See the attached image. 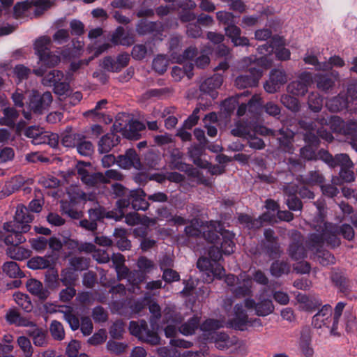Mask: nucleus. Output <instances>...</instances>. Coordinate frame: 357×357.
<instances>
[{
	"label": "nucleus",
	"instance_id": "7",
	"mask_svg": "<svg viewBox=\"0 0 357 357\" xmlns=\"http://www.w3.org/2000/svg\"><path fill=\"white\" fill-rule=\"evenodd\" d=\"M223 83V77L220 74H214L210 77L204 79L199 85V91L208 95L212 99L217 98L219 89Z\"/></svg>",
	"mask_w": 357,
	"mask_h": 357
},
{
	"label": "nucleus",
	"instance_id": "42",
	"mask_svg": "<svg viewBox=\"0 0 357 357\" xmlns=\"http://www.w3.org/2000/svg\"><path fill=\"white\" fill-rule=\"evenodd\" d=\"M263 248L266 254L271 259H275L280 257L282 250L278 241L273 243H264Z\"/></svg>",
	"mask_w": 357,
	"mask_h": 357
},
{
	"label": "nucleus",
	"instance_id": "32",
	"mask_svg": "<svg viewBox=\"0 0 357 357\" xmlns=\"http://www.w3.org/2000/svg\"><path fill=\"white\" fill-rule=\"evenodd\" d=\"M51 256L45 255V257L36 256L31 257L27 261V267L32 270L49 268L50 266V261L48 259Z\"/></svg>",
	"mask_w": 357,
	"mask_h": 357
},
{
	"label": "nucleus",
	"instance_id": "1",
	"mask_svg": "<svg viewBox=\"0 0 357 357\" xmlns=\"http://www.w3.org/2000/svg\"><path fill=\"white\" fill-rule=\"evenodd\" d=\"M243 63L246 66L247 72L249 73L248 75L259 84L264 71L271 68L273 66V59L269 58L268 55L257 57V55L252 54L245 57Z\"/></svg>",
	"mask_w": 357,
	"mask_h": 357
},
{
	"label": "nucleus",
	"instance_id": "28",
	"mask_svg": "<svg viewBox=\"0 0 357 357\" xmlns=\"http://www.w3.org/2000/svg\"><path fill=\"white\" fill-rule=\"evenodd\" d=\"M322 124L328 126L333 132L344 135H347V132L344 130V121L338 116H331L328 119H323Z\"/></svg>",
	"mask_w": 357,
	"mask_h": 357
},
{
	"label": "nucleus",
	"instance_id": "25",
	"mask_svg": "<svg viewBox=\"0 0 357 357\" xmlns=\"http://www.w3.org/2000/svg\"><path fill=\"white\" fill-rule=\"evenodd\" d=\"M6 255L8 257L16 261H22L31 257L32 252L17 244L8 247L6 250Z\"/></svg>",
	"mask_w": 357,
	"mask_h": 357
},
{
	"label": "nucleus",
	"instance_id": "54",
	"mask_svg": "<svg viewBox=\"0 0 357 357\" xmlns=\"http://www.w3.org/2000/svg\"><path fill=\"white\" fill-rule=\"evenodd\" d=\"M228 325L230 328L239 331H245L247 330L248 325V316L243 317H234L228 321Z\"/></svg>",
	"mask_w": 357,
	"mask_h": 357
},
{
	"label": "nucleus",
	"instance_id": "27",
	"mask_svg": "<svg viewBox=\"0 0 357 357\" xmlns=\"http://www.w3.org/2000/svg\"><path fill=\"white\" fill-rule=\"evenodd\" d=\"M46 288L52 290L57 289L60 286L61 278H59L58 270L53 266L48 268L45 273L44 280Z\"/></svg>",
	"mask_w": 357,
	"mask_h": 357
},
{
	"label": "nucleus",
	"instance_id": "6",
	"mask_svg": "<svg viewBox=\"0 0 357 357\" xmlns=\"http://www.w3.org/2000/svg\"><path fill=\"white\" fill-rule=\"evenodd\" d=\"M130 54L126 52L119 54L114 60L111 56H105L102 67L108 72L119 73L129 64Z\"/></svg>",
	"mask_w": 357,
	"mask_h": 357
},
{
	"label": "nucleus",
	"instance_id": "13",
	"mask_svg": "<svg viewBox=\"0 0 357 357\" xmlns=\"http://www.w3.org/2000/svg\"><path fill=\"white\" fill-rule=\"evenodd\" d=\"M272 43L275 45L273 53L279 61H288L290 59L291 52L285 47L286 40L284 36L275 34L272 37Z\"/></svg>",
	"mask_w": 357,
	"mask_h": 357
},
{
	"label": "nucleus",
	"instance_id": "3",
	"mask_svg": "<svg viewBox=\"0 0 357 357\" xmlns=\"http://www.w3.org/2000/svg\"><path fill=\"white\" fill-rule=\"evenodd\" d=\"M287 81V75L284 70L273 68L270 71L268 79L264 84V89L266 92L273 94L279 91Z\"/></svg>",
	"mask_w": 357,
	"mask_h": 357
},
{
	"label": "nucleus",
	"instance_id": "60",
	"mask_svg": "<svg viewBox=\"0 0 357 357\" xmlns=\"http://www.w3.org/2000/svg\"><path fill=\"white\" fill-rule=\"evenodd\" d=\"M31 8V1L26 0L17 2L13 6V17L15 19H20L23 14Z\"/></svg>",
	"mask_w": 357,
	"mask_h": 357
},
{
	"label": "nucleus",
	"instance_id": "43",
	"mask_svg": "<svg viewBox=\"0 0 357 357\" xmlns=\"http://www.w3.org/2000/svg\"><path fill=\"white\" fill-rule=\"evenodd\" d=\"M256 314L259 317L267 316L274 311V305L270 299H264L257 303L256 306Z\"/></svg>",
	"mask_w": 357,
	"mask_h": 357
},
{
	"label": "nucleus",
	"instance_id": "59",
	"mask_svg": "<svg viewBox=\"0 0 357 357\" xmlns=\"http://www.w3.org/2000/svg\"><path fill=\"white\" fill-rule=\"evenodd\" d=\"M272 216L270 215L269 213H261L258 218H252L251 223L248 225V229H259L261 227H263V224L266 223H271Z\"/></svg>",
	"mask_w": 357,
	"mask_h": 357
},
{
	"label": "nucleus",
	"instance_id": "53",
	"mask_svg": "<svg viewBox=\"0 0 357 357\" xmlns=\"http://www.w3.org/2000/svg\"><path fill=\"white\" fill-rule=\"evenodd\" d=\"M183 156V153L178 149H174L172 150L170 155L171 163L173 165L172 169L184 171V167L186 165V163L181 161Z\"/></svg>",
	"mask_w": 357,
	"mask_h": 357
},
{
	"label": "nucleus",
	"instance_id": "38",
	"mask_svg": "<svg viewBox=\"0 0 357 357\" xmlns=\"http://www.w3.org/2000/svg\"><path fill=\"white\" fill-rule=\"evenodd\" d=\"M40 63L47 68H54L60 61V56L53 54L51 50L38 56Z\"/></svg>",
	"mask_w": 357,
	"mask_h": 357
},
{
	"label": "nucleus",
	"instance_id": "50",
	"mask_svg": "<svg viewBox=\"0 0 357 357\" xmlns=\"http://www.w3.org/2000/svg\"><path fill=\"white\" fill-rule=\"evenodd\" d=\"M50 43V39L47 36H41L36 40L33 44L35 53L38 56L48 52L50 49L47 45Z\"/></svg>",
	"mask_w": 357,
	"mask_h": 357
},
{
	"label": "nucleus",
	"instance_id": "31",
	"mask_svg": "<svg viewBox=\"0 0 357 357\" xmlns=\"http://www.w3.org/2000/svg\"><path fill=\"white\" fill-rule=\"evenodd\" d=\"M236 234L234 231L230 232L227 235L222 237V242L220 243V248L223 255L229 256L235 252L236 243L234 242Z\"/></svg>",
	"mask_w": 357,
	"mask_h": 357
},
{
	"label": "nucleus",
	"instance_id": "56",
	"mask_svg": "<svg viewBox=\"0 0 357 357\" xmlns=\"http://www.w3.org/2000/svg\"><path fill=\"white\" fill-rule=\"evenodd\" d=\"M50 331L52 337L56 340H62L65 337V331L61 322L53 320L51 322Z\"/></svg>",
	"mask_w": 357,
	"mask_h": 357
},
{
	"label": "nucleus",
	"instance_id": "44",
	"mask_svg": "<svg viewBox=\"0 0 357 357\" xmlns=\"http://www.w3.org/2000/svg\"><path fill=\"white\" fill-rule=\"evenodd\" d=\"M287 91L296 96H303L308 91V87L305 84L296 80L288 84Z\"/></svg>",
	"mask_w": 357,
	"mask_h": 357
},
{
	"label": "nucleus",
	"instance_id": "63",
	"mask_svg": "<svg viewBox=\"0 0 357 357\" xmlns=\"http://www.w3.org/2000/svg\"><path fill=\"white\" fill-rule=\"evenodd\" d=\"M76 146L77 152L83 156H90L94 151L93 145L90 141H78Z\"/></svg>",
	"mask_w": 357,
	"mask_h": 357
},
{
	"label": "nucleus",
	"instance_id": "62",
	"mask_svg": "<svg viewBox=\"0 0 357 357\" xmlns=\"http://www.w3.org/2000/svg\"><path fill=\"white\" fill-rule=\"evenodd\" d=\"M114 147L112 138L109 134L103 135L98 142V151L100 153H107Z\"/></svg>",
	"mask_w": 357,
	"mask_h": 357
},
{
	"label": "nucleus",
	"instance_id": "9",
	"mask_svg": "<svg viewBox=\"0 0 357 357\" xmlns=\"http://www.w3.org/2000/svg\"><path fill=\"white\" fill-rule=\"evenodd\" d=\"M76 170L77 174L80 176L81 181L91 187L96 186L98 183H108V181L104 176L102 172L90 174L89 170L77 165Z\"/></svg>",
	"mask_w": 357,
	"mask_h": 357
},
{
	"label": "nucleus",
	"instance_id": "19",
	"mask_svg": "<svg viewBox=\"0 0 357 357\" xmlns=\"http://www.w3.org/2000/svg\"><path fill=\"white\" fill-rule=\"evenodd\" d=\"M160 318L149 317V323L151 329L148 331V336H145V342L151 345L155 346L160 344V337L158 335V331L160 326L158 324V320Z\"/></svg>",
	"mask_w": 357,
	"mask_h": 357
},
{
	"label": "nucleus",
	"instance_id": "29",
	"mask_svg": "<svg viewBox=\"0 0 357 357\" xmlns=\"http://www.w3.org/2000/svg\"><path fill=\"white\" fill-rule=\"evenodd\" d=\"M2 271L10 278H22L25 277L24 273L20 269L18 264L13 261L3 263Z\"/></svg>",
	"mask_w": 357,
	"mask_h": 357
},
{
	"label": "nucleus",
	"instance_id": "20",
	"mask_svg": "<svg viewBox=\"0 0 357 357\" xmlns=\"http://www.w3.org/2000/svg\"><path fill=\"white\" fill-rule=\"evenodd\" d=\"M34 219V215L28 212L27 207L24 204H20L17 206L16 211L14 215L15 227L20 229V224L31 223Z\"/></svg>",
	"mask_w": 357,
	"mask_h": 357
},
{
	"label": "nucleus",
	"instance_id": "12",
	"mask_svg": "<svg viewBox=\"0 0 357 357\" xmlns=\"http://www.w3.org/2000/svg\"><path fill=\"white\" fill-rule=\"evenodd\" d=\"M346 159L349 160V155L347 153L336 154L333 156L328 150L324 149L318 150L317 153V161L321 160L333 168L338 167L339 162H342V160L345 162Z\"/></svg>",
	"mask_w": 357,
	"mask_h": 357
},
{
	"label": "nucleus",
	"instance_id": "37",
	"mask_svg": "<svg viewBox=\"0 0 357 357\" xmlns=\"http://www.w3.org/2000/svg\"><path fill=\"white\" fill-rule=\"evenodd\" d=\"M90 262L89 258L84 257H73L69 259V265L75 272L88 270L90 267Z\"/></svg>",
	"mask_w": 357,
	"mask_h": 357
},
{
	"label": "nucleus",
	"instance_id": "61",
	"mask_svg": "<svg viewBox=\"0 0 357 357\" xmlns=\"http://www.w3.org/2000/svg\"><path fill=\"white\" fill-rule=\"evenodd\" d=\"M168 61L165 57L162 55H158L153 59L152 62V68L153 70L160 75L164 74L167 69Z\"/></svg>",
	"mask_w": 357,
	"mask_h": 357
},
{
	"label": "nucleus",
	"instance_id": "41",
	"mask_svg": "<svg viewBox=\"0 0 357 357\" xmlns=\"http://www.w3.org/2000/svg\"><path fill=\"white\" fill-rule=\"evenodd\" d=\"M61 282L63 286H75L78 278V275L70 266L61 269Z\"/></svg>",
	"mask_w": 357,
	"mask_h": 357
},
{
	"label": "nucleus",
	"instance_id": "48",
	"mask_svg": "<svg viewBox=\"0 0 357 357\" xmlns=\"http://www.w3.org/2000/svg\"><path fill=\"white\" fill-rule=\"evenodd\" d=\"M13 298L15 301L26 312H29L31 311L32 305L28 294L17 291L13 294Z\"/></svg>",
	"mask_w": 357,
	"mask_h": 357
},
{
	"label": "nucleus",
	"instance_id": "40",
	"mask_svg": "<svg viewBox=\"0 0 357 357\" xmlns=\"http://www.w3.org/2000/svg\"><path fill=\"white\" fill-rule=\"evenodd\" d=\"M53 86L54 93L60 97L63 96V98H59L61 101H63L64 99H66L67 96H70L73 92V89H71L68 82L57 81L54 82Z\"/></svg>",
	"mask_w": 357,
	"mask_h": 357
},
{
	"label": "nucleus",
	"instance_id": "46",
	"mask_svg": "<svg viewBox=\"0 0 357 357\" xmlns=\"http://www.w3.org/2000/svg\"><path fill=\"white\" fill-rule=\"evenodd\" d=\"M325 178L324 176L317 171H310L305 178H303L301 183L304 185L313 186L319 185L320 186L324 183Z\"/></svg>",
	"mask_w": 357,
	"mask_h": 357
},
{
	"label": "nucleus",
	"instance_id": "2",
	"mask_svg": "<svg viewBox=\"0 0 357 357\" xmlns=\"http://www.w3.org/2000/svg\"><path fill=\"white\" fill-rule=\"evenodd\" d=\"M29 107L34 114H40L43 111L48 107L53 100V97L50 91H45L43 94L38 90H33L29 97Z\"/></svg>",
	"mask_w": 357,
	"mask_h": 357
},
{
	"label": "nucleus",
	"instance_id": "52",
	"mask_svg": "<svg viewBox=\"0 0 357 357\" xmlns=\"http://www.w3.org/2000/svg\"><path fill=\"white\" fill-rule=\"evenodd\" d=\"M52 5L50 0H31V7H36L33 13L35 17L42 15L45 11L51 8Z\"/></svg>",
	"mask_w": 357,
	"mask_h": 357
},
{
	"label": "nucleus",
	"instance_id": "14",
	"mask_svg": "<svg viewBox=\"0 0 357 357\" xmlns=\"http://www.w3.org/2000/svg\"><path fill=\"white\" fill-rule=\"evenodd\" d=\"M26 287L30 294L38 296L41 301H45L50 294L47 289L43 288V283L35 278L29 279L26 282Z\"/></svg>",
	"mask_w": 357,
	"mask_h": 357
},
{
	"label": "nucleus",
	"instance_id": "16",
	"mask_svg": "<svg viewBox=\"0 0 357 357\" xmlns=\"http://www.w3.org/2000/svg\"><path fill=\"white\" fill-rule=\"evenodd\" d=\"M130 123L128 126L129 128L124 130L123 137L126 139L130 140H137L140 139L141 134L140 131L145 130V125L137 119H133V118L129 116Z\"/></svg>",
	"mask_w": 357,
	"mask_h": 357
},
{
	"label": "nucleus",
	"instance_id": "58",
	"mask_svg": "<svg viewBox=\"0 0 357 357\" xmlns=\"http://www.w3.org/2000/svg\"><path fill=\"white\" fill-rule=\"evenodd\" d=\"M264 207L267 210L264 213H269L270 215L272 216L271 223H278V220H276L275 213H277L280 209L279 203L271 198L266 199Z\"/></svg>",
	"mask_w": 357,
	"mask_h": 357
},
{
	"label": "nucleus",
	"instance_id": "22",
	"mask_svg": "<svg viewBox=\"0 0 357 357\" xmlns=\"http://www.w3.org/2000/svg\"><path fill=\"white\" fill-rule=\"evenodd\" d=\"M262 107V100L257 95H254L249 100L247 104L241 103L238 105L237 109L236 114L238 116H243L247 110V107H248L249 112H257L261 109Z\"/></svg>",
	"mask_w": 357,
	"mask_h": 357
},
{
	"label": "nucleus",
	"instance_id": "18",
	"mask_svg": "<svg viewBox=\"0 0 357 357\" xmlns=\"http://www.w3.org/2000/svg\"><path fill=\"white\" fill-rule=\"evenodd\" d=\"M136 30L138 34L142 36L154 32L159 33L162 31V25L157 22H148L146 19H141L136 26Z\"/></svg>",
	"mask_w": 357,
	"mask_h": 357
},
{
	"label": "nucleus",
	"instance_id": "35",
	"mask_svg": "<svg viewBox=\"0 0 357 357\" xmlns=\"http://www.w3.org/2000/svg\"><path fill=\"white\" fill-rule=\"evenodd\" d=\"M185 166L187 168L185 169H184L183 172H185L189 177L197 178L198 184L204 185L206 187L211 186V183L204 176L202 172L190 164H186Z\"/></svg>",
	"mask_w": 357,
	"mask_h": 357
},
{
	"label": "nucleus",
	"instance_id": "36",
	"mask_svg": "<svg viewBox=\"0 0 357 357\" xmlns=\"http://www.w3.org/2000/svg\"><path fill=\"white\" fill-rule=\"evenodd\" d=\"M197 268L201 271H209L217 279L221 280L222 277L216 273L213 261L208 257H200L197 261Z\"/></svg>",
	"mask_w": 357,
	"mask_h": 357
},
{
	"label": "nucleus",
	"instance_id": "51",
	"mask_svg": "<svg viewBox=\"0 0 357 357\" xmlns=\"http://www.w3.org/2000/svg\"><path fill=\"white\" fill-rule=\"evenodd\" d=\"M235 86L238 89H247L249 87H255L258 85L253 79L248 75H240L235 79Z\"/></svg>",
	"mask_w": 357,
	"mask_h": 357
},
{
	"label": "nucleus",
	"instance_id": "10",
	"mask_svg": "<svg viewBox=\"0 0 357 357\" xmlns=\"http://www.w3.org/2000/svg\"><path fill=\"white\" fill-rule=\"evenodd\" d=\"M331 321L333 322L332 307L329 304H326L312 317V325L315 328L326 326L331 329Z\"/></svg>",
	"mask_w": 357,
	"mask_h": 357
},
{
	"label": "nucleus",
	"instance_id": "30",
	"mask_svg": "<svg viewBox=\"0 0 357 357\" xmlns=\"http://www.w3.org/2000/svg\"><path fill=\"white\" fill-rule=\"evenodd\" d=\"M192 162L199 168L208 169L211 175H221L225 172V166L212 165L210 162L202 160L201 157L192 160Z\"/></svg>",
	"mask_w": 357,
	"mask_h": 357
},
{
	"label": "nucleus",
	"instance_id": "64",
	"mask_svg": "<svg viewBox=\"0 0 357 357\" xmlns=\"http://www.w3.org/2000/svg\"><path fill=\"white\" fill-rule=\"evenodd\" d=\"M239 102L238 97L231 96L226 98L222 102V107L223 108L224 112L227 115L230 116L231 114H233Z\"/></svg>",
	"mask_w": 357,
	"mask_h": 357
},
{
	"label": "nucleus",
	"instance_id": "21",
	"mask_svg": "<svg viewBox=\"0 0 357 357\" xmlns=\"http://www.w3.org/2000/svg\"><path fill=\"white\" fill-rule=\"evenodd\" d=\"M73 128L68 126L63 133L61 134V144L68 148H73L77 146L78 141L85 139V135L80 133H71Z\"/></svg>",
	"mask_w": 357,
	"mask_h": 357
},
{
	"label": "nucleus",
	"instance_id": "15",
	"mask_svg": "<svg viewBox=\"0 0 357 357\" xmlns=\"http://www.w3.org/2000/svg\"><path fill=\"white\" fill-rule=\"evenodd\" d=\"M331 75L334 76L335 79L328 74L317 73L314 76V81L317 84V87L324 92H327L329 89H332L335 84V80L339 76L337 71H333Z\"/></svg>",
	"mask_w": 357,
	"mask_h": 357
},
{
	"label": "nucleus",
	"instance_id": "45",
	"mask_svg": "<svg viewBox=\"0 0 357 357\" xmlns=\"http://www.w3.org/2000/svg\"><path fill=\"white\" fill-rule=\"evenodd\" d=\"M269 23H270V29H266V28H264V29H257L255 31V39L257 40H271V37L273 36V35H272V31L271 29H273L274 28V24H279V20H271L269 21Z\"/></svg>",
	"mask_w": 357,
	"mask_h": 357
},
{
	"label": "nucleus",
	"instance_id": "5",
	"mask_svg": "<svg viewBox=\"0 0 357 357\" xmlns=\"http://www.w3.org/2000/svg\"><path fill=\"white\" fill-rule=\"evenodd\" d=\"M117 165L123 169H130L131 167L137 170L145 169L139 155L133 148L128 149L124 154L118 155Z\"/></svg>",
	"mask_w": 357,
	"mask_h": 357
},
{
	"label": "nucleus",
	"instance_id": "33",
	"mask_svg": "<svg viewBox=\"0 0 357 357\" xmlns=\"http://www.w3.org/2000/svg\"><path fill=\"white\" fill-rule=\"evenodd\" d=\"M129 115L126 113H119L116 116V121L111 128V132H121L123 135L130 123Z\"/></svg>",
	"mask_w": 357,
	"mask_h": 357
},
{
	"label": "nucleus",
	"instance_id": "57",
	"mask_svg": "<svg viewBox=\"0 0 357 357\" xmlns=\"http://www.w3.org/2000/svg\"><path fill=\"white\" fill-rule=\"evenodd\" d=\"M124 332V323L121 319H118L113 323L109 328L110 336L113 339L121 340Z\"/></svg>",
	"mask_w": 357,
	"mask_h": 357
},
{
	"label": "nucleus",
	"instance_id": "23",
	"mask_svg": "<svg viewBox=\"0 0 357 357\" xmlns=\"http://www.w3.org/2000/svg\"><path fill=\"white\" fill-rule=\"evenodd\" d=\"M270 273L275 278L282 275H288L291 271L290 264L287 261L274 259L270 266Z\"/></svg>",
	"mask_w": 357,
	"mask_h": 357
},
{
	"label": "nucleus",
	"instance_id": "8",
	"mask_svg": "<svg viewBox=\"0 0 357 357\" xmlns=\"http://www.w3.org/2000/svg\"><path fill=\"white\" fill-rule=\"evenodd\" d=\"M312 332L309 326H303L300 331L298 347L304 357H312L314 349L312 347Z\"/></svg>",
	"mask_w": 357,
	"mask_h": 357
},
{
	"label": "nucleus",
	"instance_id": "39",
	"mask_svg": "<svg viewBox=\"0 0 357 357\" xmlns=\"http://www.w3.org/2000/svg\"><path fill=\"white\" fill-rule=\"evenodd\" d=\"M200 318L197 316L190 317L186 323H184L181 326V333L184 335H192L195 331L199 328Z\"/></svg>",
	"mask_w": 357,
	"mask_h": 357
},
{
	"label": "nucleus",
	"instance_id": "4",
	"mask_svg": "<svg viewBox=\"0 0 357 357\" xmlns=\"http://www.w3.org/2000/svg\"><path fill=\"white\" fill-rule=\"evenodd\" d=\"M291 242L287 248V253L293 260L303 259L307 256L306 250L303 245V236L301 233L294 229L291 234Z\"/></svg>",
	"mask_w": 357,
	"mask_h": 357
},
{
	"label": "nucleus",
	"instance_id": "55",
	"mask_svg": "<svg viewBox=\"0 0 357 357\" xmlns=\"http://www.w3.org/2000/svg\"><path fill=\"white\" fill-rule=\"evenodd\" d=\"M346 305V303L344 302H339L337 303L336 306L334 309L333 315L332 317L333 323L331 325V333L335 335V331L337 330L338 323L340 319L342 314L344 308Z\"/></svg>",
	"mask_w": 357,
	"mask_h": 357
},
{
	"label": "nucleus",
	"instance_id": "49",
	"mask_svg": "<svg viewBox=\"0 0 357 357\" xmlns=\"http://www.w3.org/2000/svg\"><path fill=\"white\" fill-rule=\"evenodd\" d=\"M345 330L348 333L357 331V319L356 315L350 310H347L344 314Z\"/></svg>",
	"mask_w": 357,
	"mask_h": 357
},
{
	"label": "nucleus",
	"instance_id": "17",
	"mask_svg": "<svg viewBox=\"0 0 357 357\" xmlns=\"http://www.w3.org/2000/svg\"><path fill=\"white\" fill-rule=\"evenodd\" d=\"M130 123L128 126L129 128L124 130L123 137L126 139L130 140H137L140 139L141 134L140 131L145 130V125L137 119H133V118L129 116Z\"/></svg>",
	"mask_w": 357,
	"mask_h": 357
},
{
	"label": "nucleus",
	"instance_id": "24",
	"mask_svg": "<svg viewBox=\"0 0 357 357\" xmlns=\"http://www.w3.org/2000/svg\"><path fill=\"white\" fill-rule=\"evenodd\" d=\"M347 161H343L342 162H339L340 165L338 166L340 167V170L339 172L340 178L342 180L341 183H335L337 185H341L343 182L349 183L354 181L355 179V176L354 172L351 169L353 167V162L350 158L349 157V160H345Z\"/></svg>",
	"mask_w": 357,
	"mask_h": 357
},
{
	"label": "nucleus",
	"instance_id": "26",
	"mask_svg": "<svg viewBox=\"0 0 357 357\" xmlns=\"http://www.w3.org/2000/svg\"><path fill=\"white\" fill-rule=\"evenodd\" d=\"M331 281L334 286L339 289V291L348 296L351 293L349 280L342 273H334L332 274Z\"/></svg>",
	"mask_w": 357,
	"mask_h": 357
},
{
	"label": "nucleus",
	"instance_id": "47",
	"mask_svg": "<svg viewBox=\"0 0 357 357\" xmlns=\"http://www.w3.org/2000/svg\"><path fill=\"white\" fill-rule=\"evenodd\" d=\"M160 156L153 151H148L144 157V168L142 171H148L150 169H155L159 161Z\"/></svg>",
	"mask_w": 357,
	"mask_h": 357
},
{
	"label": "nucleus",
	"instance_id": "34",
	"mask_svg": "<svg viewBox=\"0 0 357 357\" xmlns=\"http://www.w3.org/2000/svg\"><path fill=\"white\" fill-rule=\"evenodd\" d=\"M280 102L287 109L294 113H296L301 109L300 102L294 95L282 94L280 97Z\"/></svg>",
	"mask_w": 357,
	"mask_h": 357
},
{
	"label": "nucleus",
	"instance_id": "11",
	"mask_svg": "<svg viewBox=\"0 0 357 357\" xmlns=\"http://www.w3.org/2000/svg\"><path fill=\"white\" fill-rule=\"evenodd\" d=\"M137 266L138 267V271H136L137 284H142L146 280L147 274L155 268V264L146 256H140L137 259Z\"/></svg>",
	"mask_w": 357,
	"mask_h": 357
}]
</instances>
